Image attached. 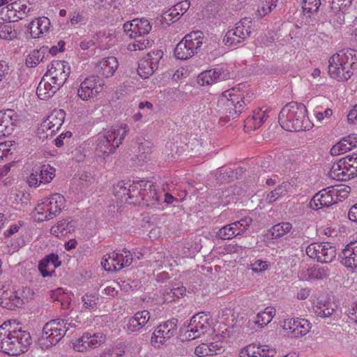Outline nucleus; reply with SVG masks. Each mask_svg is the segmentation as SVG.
Instances as JSON below:
<instances>
[{
  "instance_id": "9",
  "label": "nucleus",
  "mask_w": 357,
  "mask_h": 357,
  "mask_svg": "<svg viewBox=\"0 0 357 357\" xmlns=\"http://www.w3.org/2000/svg\"><path fill=\"white\" fill-rule=\"evenodd\" d=\"M251 23L250 19L248 17L243 18L236 23L234 29L226 33L224 38L225 45L234 47L241 45L252 32Z\"/></svg>"
},
{
  "instance_id": "56",
  "label": "nucleus",
  "mask_w": 357,
  "mask_h": 357,
  "mask_svg": "<svg viewBox=\"0 0 357 357\" xmlns=\"http://www.w3.org/2000/svg\"><path fill=\"white\" fill-rule=\"evenodd\" d=\"M17 36L16 31L8 24H0V38L12 40Z\"/></svg>"
},
{
  "instance_id": "54",
  "label": "nucleus",
  "mask_w": 357,
  "mask_h": 357,
  "mask_svg": "<svg viewBox=\"0 0 357 357\" xmlns=\"http://www.w3.org/2000/svg\"><path fill=\"white\" fill-rule=\"evenodd\" d=\"M151 44L152 41L148 39L140 38L139 39H136L134 43H130L128 45V50L129 51L143 50L149 47H151Z\"/></svg>"
},
{
  "instance_id": "28",
  "label": "nucleus",
  "mask_w": 357,
  "mask_h": 357,
  "mask_svg": "<svg viewBox=\"0 0 357 357\" xmlns=\"http://www.w3.org/2000/svg\"><path fill=\"white\" fill-rule=\"evenodd\" d=\"M119 66L117 59L114 56H109L102 59L96 66V72L98 76L109 77L112 76Z\"/></svg>"
},
{
  "instance_id": "17",
  "label": "nucleus",
  "mask_w": 357,
  "mask_h": 357,
  "mask_svg": "<svg viewBox=\"0 0 357 357\" xmlns=\"http://www.w3.org/2000/svg\"><path fill=\"white\" fill-rule=\"evenodd\" d=\"M55 176V169L50 165H43L33 169L28 178L31 187H38L41 183H49Z\"/></svg>"
},
{
  "instance_id": "62",
  "label": "nucleus",
  "mask_w": 357,
  "mask_h": 357,
  "mask_svg": "<svg viewBox=\"0 0 357 357\" xmlns=\"http://www.w3.org/2000/svg\"><path fill=\"white\" fill-rule=\"evenodd\" d=\"M23 225L24 222L21 220L18 221L17 223L11 225L10 227L3 233L5 238H8L14 234L18 233Z\"/></svg>"
},
{
  "instance_id": "18",
  "label": "nucleus",
  "mask_w": 357,
  "mask_h": 357,
  "mask_svg": "<svg viewBox=\"0 0 357 357\" xmlns=\"http://www.w3.org/2000/svg\"><path fill=\"white\" fill-rule=\"evenodd\" d=\"M6 285L1 284L0 287V303L3 307L13 310L15 307H20L24 304V298L22 293L14 289H6Z\"/></svg>"
},
{
  "instance_id": "2",
  "label": "nucleus",
  "mask_w": 357,
  "mask_h": 357,
  "mask_svg": "<svg viewBox=\"0 0 357 357\" xmlns=\"http://www.w3.org/2000/svg\"><path fill=\"white\" fill-rule=\"evenodd\" d=\"M280 126L288 131L299 132L310 130L312 123L307 116V109L302 103L290 102L285 105L278 114Z\"/></svg>"
},
{
  "instance_id": "27",
  "label": "nucleus",
  "mask_w": 357,
  "mask_h": 357,
  "mask_svg": "<svg viewBox=\"0 0 357 357\" xmlns=\"http://www.w3.org/2000/svg\"><path fill=\"white\" fill-rule=\"evenodd\" d=\"M59 89L57 84H52L50 78L44 75L38 84L36 94L40 99L47 100L52 97Z\"/></svg>"
},
{
  "instance_id": "55",
  "label": "nucleus",
  "mask_w": 357,
  "mask_h": 357,
  "mask_svg": "<svg viewBox=\"0 0 357 357\" xmlns=\"http://www.w3.org/2000/svg\"><path fill=\"white\" fill-rule=\"evenodd\" d=\"M163 52L160 50H153L152 52L148 53L146 56L144 57L152 65V66L157 70L158 68L159 62L160 59L162 58Z\"/></svg>"
},
{
  "instance_id": "61",
  "label": "nucleus",
  "mask_w": 357,
  "mask_h": 357,
  "mask_svg": "<svg viewBox=\"0 0 357 357\" xmlns=\"http://www.w3.org/2000/svg\"><path fill=\"white\" fill-rule=\"evenodd\" d=\"M112 252L105 255L102 261L101 265L102 268L107 271H118L116 264L115 262L112 263Z\"/></svg>"
},
{
  "instance_id": "1",
  "label": "nucleus",
  "mask_w": 357,
  "mask_h": 357,
  "mask_svg": "<svg viewBox=\"0 0 357 357\" xmlns=\"http://www.w3.org/2000/svg\"><path fill=\"white\" fill-rule=\"evenodd\" d=\"M15 325V321H8L0 326V351L10 356L26 351L31 344L30 334Z\"/></svg>"
},
{
  "instance_id": "4",
  "label": "nucleus",
  "mask_w": 357,
  "mask_h": 357,
  "mask_svg": "<svg viewBox=\"0 0 357 357\" xmlns=\"http://www.w3.org/2000/svg\"><path fill=\"white\" fill-rule=\"evenodd\" d=\"M328 73L331 78L338 82L348 80L353 75L356 65L351 50H340L328 60Z\"/></svg>"
},
{
  "instance_id": "20",
  "label": "nucleus",
  "mask_w": 357,
  "mask_h": 357,
  "mask_svg": "<svg viewBox=\"0 0 357 357\" xmlns=\"http://www.w3.org/2000/svg\"><path fill=\"white\" fill-rule=\"evenodd\" d=\"M152 26L149 20L146 18L135 19L131 22H127L123 25V29L127 35L130 38L142 37L148 34L151 30Z\"/></svg>"
},
{
  "instance_id": "36",
  "label": "nucleus",
  "mask_w": 357,
  "mask_h": 357,
  "mask_svg": "<svg viewBox=\"0 0 357 357\" xmlns=\"http://www.w3.org/2000/svg\"><path fill=\"white\" fill-rule=\"evenodd\" d=\"M336 305L331 301L318 302L315 306L314 311L317 314L321 317H328L335 311Z\"/></svg>"
},
{
  "instance_id": "12",
  "label": "nucleus",
  "mask_w": 357,
  "mask_h": 357,
  "mask_svg": "<svg viewBox=\"0 0 357 357\" xmlns=\"http://www.w3.org/2000/svg\"><path fill=\"white\" fill-rule=\"evenodd\" d=\"M232 73L225 65H219L215 68L201 73L197 77V83L201 86L210 85L215 82L229 79Z\"/></svg>"
},
{
  "instance_id": "50",
  "label": "nucleus",
  "mask_w": 357,
  "mask_h": 357,
  "mask_svg": "<svg viewBox=\"0 0 357 357\" xmlns=\"http://www.w3.org/2000/svg\"><path fill=\"white\" fill-rule=\"evenodd\" d=\"M351 149L347 139L344 137L331 148V153L335 155H340L351 150Z\"/></svg>"
},
{
  "instance_id": "48",
  "label": "nucleus",
  "mask_w": 357,
  "mask_h": 357,
  "mask_svg": "<svg viewBox=\"0 0 357 357\" xmlns=\"http://www.w3.org/2000/svg\"><path fill=\"white\" fill-rule=\"evenodd\" d=\"M237 234L231 223L220 228L216 232V237L223 240H229L238 236Z\"/></svg>"
},
{
  "instance_id": "38",
  "label": "nucleus",
  "mask_w": 357,
  "mask_h": 357,
  "mask_svg": "<svg viewBox=\"0 0 357 357\" xmlns=\"http://www.w3.org/2000/svg\"><path fill=\"white\" fill-rule=\"evenodd\" d=\"M311 328V324L307 319L297 318L291 335L296 337L304 336L309 333Z\"/></svg>"
},
{
  "instance_id": "14",
  "label": "nucleus",
  "mask_w": 357,
  "mask_h": 357,
  "mask_svg": "<svg viewBox=\"0 0 357 357\" xmlns=\"http://www.w3.org/2000/svg\"><path fill=\"white\" fill-rule=\"evenodd\" d=\"M178 319L172 318L160 324L153 333L151 342L154 347H159L174 337L177 332Z\"/></svg>"
},
{
  "instance_id": "23",
  "label": "nucleus",
  "mask_w": 357,
  "mask_h": 357,
  "mask_svg": "<svg viewBox=\"0 0 357 357\" xmlns=\"http://www.w3.org/2000/svg\"><path fill=\"white\" fill-rule=\"evenodd\" d=\"M61 262L56 254L51 253L39 261L38 270L43 278L51 277L55 269L61 266Z\"/></svg>"
},
{
  "instance_id": "11",
  "label": "nucleus",
  "mask_w": 357,
  "mask_h": 357,
  "mask_svg": "<svg viewBox=\"0 0 357 357\" xmlns=\"http://www.w3.org/2000/svg\"><path fill=\"white\" fill-rule=\"evenodd\" d=\"M306 254L321 263L331 262L336 257V249L330 243H313L306 248Z\"/></svg>"
},
{
  "instance_id": "59",
  "label": "nucleus",
  "mask_w": 357,
  "mask_h": 357,
  "mask_svg": "<svg viewBox=\"0 0 357 357\" xmlns=\"http://www.w3.org/2000/svg\"><path fill=\"white\" fill-rule=\"evenodd\" d=\"M105 36V33H102L101 31L97 33L96 34V37H93V39H85L82 40L79 43V47L83 50H89L91 47L95 45V44L99 41V40L101 38V37H103Z\"/></svg>"
},
{
  "instance_id": "40",
  "label": "nucleus",
  "mask_w": 357,
  "mask_h": 357,
  "mask_svg": "<svg viewBox=\"0 0 357 357\" xmlns=\"http://www.w3.org/2000/svg\"><path fill=\"white\" fill-rule=\"evenodd\" d=\"M75 223L73 221H69L68 220H62L59 221L56 225L53 226L51 231L53 234H61L63 236L66 235L68 233L74 231Z\"/></svg>"
},
{
  "instance_id": "31",
  "label": "nucleus",
  "mask_w": 357,
  "mask_h": 357,
  "mask_svg": "<svg viewBox=\"0 0 357 357\" xmlns=\"http://www.w3.org/2000/svg\"><path fill=\"white\" fill-rule=\"evenodd\" d=\"M18 115L13 109L0 111V122L3 123L8 135H11L17 125Z\"/></svg>"
},
{
  "instance_id": "30",
  "label": "nucleus",
  "mask_w": 357,
  "mask_h": 357,
  "mask_svg": "<svg viewBox=\"0 0 357 357\" xmlns=\"http://www.w3.org/2000/svg\"><path fill=\"white\" fill-rule=\"evenodd\" d=\"M50 26V20L46 17L36 18L31 22L29 28L30 33L33 38H38L44 33L49 31Z\"/></svg>"
},
{
  "instance_id": "10",
  "label": "nucleus",
  "mask_w": 357,
  "mask_h": 357,
  "mask_svg": "<svg viewBox=\"0 0 357 357\" xmlns=\"http://www.w3.org/2000/svg\"><path fill=\"white\" fill-rule=\"evenodd\" d=\"M25 0H17L3 7L0 11L2 20L8 22H17L31 15L33 8Z\"/></svg>"
},
{
  "instance_id": "13",
  "label": "nucleus",
  "mask_w": 357,
  "mask_h": 357,
  "mask_svg": "<svg viewBox=\"0 0 357 357\" xmlns=\"http://www.w3.org/2000/svg\"><path fill=\"white\" fill-rule=\"evenodd\" d=\"M70 74V67L65 61H54L48 67L46 77H49L52 84H57L60 88L66 83Z\"/></svg>"
},
{
  "instance_id": "64",
  "label": "nucleus",
  "mask_w": 357,
  "mask_h": 357,
  "mask_svg": "<svg viewBox=\"0 0 357 357\" xmlns=\"http://www.w3.org/2000/svg\"><path fill=\"white\" fill-rule=\"evenodd\" d=\"M95 179L90 173H84L79 177V185L84 188H89L94 183Z\"/></svg>"
},
{
  "instance_id": "3",
  "label": "nucleus",
  "mask_w": 357,
  "mask_h": 357,
  "mask_svg": "<svg viewBox=\"0 0 357 357\" xmlns=\"http://www.w3.org/2000/svg\"><path fill=\"white\" fill-rule=\"evenodd\" d=\"M126 124L105 130L100 133L96 142V152L98 156L105 158L115 153L129 132Z\"/></svg>"
},
{
  "instance_id": "43",
  "label": "nucleus",
  "mask_w": 357,
  "mask_h": 357,
  "mask_svg": "<svg viewBox=\"0 0 357 357\" xmlns=\"http://www.w3.org/2000/svg\"><path fill=\"white\" fill-rule=\"evenodd\" d=\"M185 293L186 288L184 286L174 287L172 289H170L169 291H166L164 297L165 302H172L176 298L183 297L185 295Z\"/></svg>"
},
{
  "instance_id": "34",
  "label": "nucleus",
  "mask_w": 357,
  "mask_h": 357,
  "mask_svg": "<svg viewBox=\"0 0 357 357\" xmlns=\"http://www.w3.org/2000/svg\"><path fill=\"white\" fill-rule=\"evenodd\" d=\"M142 181H133L131 183L130 181L128 187V192H127V199H135V201H130L129 202L130 204L132 203H139L142 200V197L144 193V184L142 185Z\"/></svg>"
},
{
  "instance_id": "41",
  "label": "nucleus",
  "mask_w": 357,
  "mask_h": 357,
  "mask_svg": "<svg viewBox=\"0 0 357 357\" xmlns=\"http://www.w3.org/2000/svg\"><path fill=\"white\" fill-rule=\"evenodd\" d=\"M99 300V295L96 293H86L82 298L83 307L90 310L97 309Z\"/></svg>"
},
{
  "instance_id": "25",
  "label": "nucleus",
  "mask_w": 357,
  "mask_h": 357,
  "mask_svg": "<svg viewBox=\"0 0 357 357\" xmlns=\"http://www.w3.org/2000/svg\"><path fill=\"white\" fill-rule=\"evenodd\" d=\"M65 116L66 113L64 110L55 109L43 122L41 126L43 130H50L52 132H55L62 126Z\"/></svg>"
},
{
  "instance_id": "37",
  "label": "nucleus",
  "mask_w": 357,
  "mask_h": 357,
  "mask_svg": "<svg viewBox=\"0 0 357 357\" xmlns=\"http://www.w3.org/2000/svg\"><path fill=\"white\" fill-rule=\"evenodd\" d=\"M275 315V310L273 307H267L264 311L259 312L257 314L255 324L261 327H264L269 324Z\"/></svg>"
},
{
  "instance_id": "8",
  "label": "nucleus",
  "mask_w": 357,
  "mask_h": 357,
  "mask_svg": "<svg viewBox=\"0 0 357 357\" xmlns=\"http://www.w3.org/2000/svg\"><path fill=\"white\" fill-rule=\"evenodd\" d=\"M329 176L337 181H348L357 176V152L347 155L333 163Z\"/></svg>"
},
{
  "instance_id": "39",
  "label": "nucleus",
  "mask_w": 357,
  "mask_h": 357,
  "mask_svg": "<svg viewBox=\"0 0 357 357\" xmlns=\"http://www.w3.org/2000/svg\"><path fill=\"white\" fill-rule=\"evenodd\" d=\"M291 229L292 225L290 222H282L273 226L269 231L273 238H279L290 232Z\"/></svg>"
},
{
  "instance_id": "42",
  "label": "nucleus",
  "mask_w": 357,
  "mask_h": 357,
  "mask_svg": "<svg viewBox=\"0 0 357 357\" xmlns=\"http://www.w3.org/2000/svg\"><path fill=\"white\" fill-rule=\"evenodd\" d=\"M49 211L50 209L48 204L47 203L46 200H45L43 202L38 204L35 208V218L38 222H43L45 220H52L51 218H49Z\"/></svg>"
},
{
  "instance_id": "32",
  "label": "nucleus",
  "mask_w": 357,
  "mask_h": 357,
  "mask_svg": "<svg viewBox=\"0 0 357 357\" xmlns=\"http://www.w3.org/2000/svg\"><path fill=\"white\" fill-rule=\"evenodd\" d=\"M49 206V218L53 219L59 215L65 206V198L60 194H54L45 199Z\"/></svg>"
},
{
  "instance_id": "46",
  "label": "nucleus",
  "mask_w": 357,
  "mask_h": 357,
  "mask_svg": "<svg viewBox=\"0 0 357 357\" xmlns=\"http://www.w3.org/2000/svg\"><path fill=\"white\" fill-rule=\"evenodd\" d=\"M156 70L151 65L148 60L143 59L140 61L137 69L138 75L146 79L151 75Z\"/></svg>"
},
{
  "instance_id": "15",
  "label": "nucleus",
  "mask_w": 357,
  "mask_h": 357,
  "mask_svg": "<svg viewBox=\"0 0 357 357\" xmlns=\"http://www.w3.org/2000/svg\"><path fill=\"white\" fill-rule=\"evenodd\" d=\"M103 85L99 76H89L86 77L80 84L77 90V96L82 100H88L96 97L102 90Z\"/></svg>"
},
{
  "instance_id": "29",
  "label": "nucleus",
  "mask_w": 357,
  "mask_h": 357,
  "mask_svg": "<svg viewBox=\"0 0 357 357\" xmlns=\"http://www.w3.org/2000/svg\"><path fill=\"white\" fill-rule=\"evenodd\" d=\"M342 264L347 268H357V241L347 244L342 250Z\"/></svg>"
},
{
  "instance_id": "22",
  "label": "nucleus",
  "mask_w": 357,
  "mask_h": 357,
  "mask_svg": "<svg viewBox=\"0 0 357 357\" xmlns=\"http://www.w3.org/2000/svg\"><path fill=\"white\" fill-rule=\"evenodd\" d=\"M128 330L132 333L141 332L151 326V314L148 310L137 312L128 320Z\"/></svg>"
},
{
  "instance_id": "5",
  "label": "nucleus",
  "mask_w": 357,
  "mask_h": 357,
  "mask_svg": "<svg viewBox=\"0 0 357 357\" xmlns=\"http://www.w3.org/2000/svg\"><path fill=\"white\" fill-rule=\"evenodd\" d=\"M246 105L243 94L236 89L224 91L218 101L219 113L229 120L236 119Z\"/></svg>"
},
{
  "instance_id": "44",
  "label": "nucleus",
  "mask_w": 357,
  "mask_h": 357,
  "mask_svg": "<svg viewBox=\"0 0 357 357\" xmlns=\"http://www.w3.org/2000/svg\"><path fill=\"white\" fill-rule=\"evenodd\" d=\"M287 187L288 184L285 183L278 185L274 190H272L266 195L265 201L269 204L275 202L280 197L286 194L287 192Z\"/></svg>"
},
{
  "instance_id": "24",
  "label": "nucleus",
  "mask_w": 357,
  "mask_h": 357,
  "mask_svg": "<svg viewBox=\"0 0 357 357\" xmlns=\"http://www.w3.org/2000/svg\"><path fill=\"white\" fill-rule=\"evenodd\" d=\"M270 111L265 107L253 111V114L244 121L245 129L247 132L256 130L261 126L268 117Z\"/></svg>"
},
{
  "instance_id": "60",
  "label": "nucleus",
  "mask_w": 357,
  "mask_h": 357,
  "mask_svg": "<svg viewBox=\"0 0 357 357\" xmlns=\"http://www.w3.org/2000/svg\"><path fill=\"white\" fill-rule=\"evenodd\" d=\"M124 354V350L120 348H106L100 354V357H122Z\"/></svg>"
},
{
  "instance_id": "45",
  "label": "nucleus",
  "mask_w": 357,
  "mask_h": 357,
  "mask_svg": "<svg viewBox=\"0 0 357 357\" xmlns=\"http://www.w3.org/2000/svg\"><path fill=\"white\" fill-rule=\"evenodd\" d=\"M91 333H84L79 337L77 341L73 344V348L75 350L79 352H83L88 349L91 348L90 344Z\"/></svg>"
},
{
  "instance_id": "7",
  "label": "nucleus",
  "mask_w": 357,
  "mask_h": 357,
  "mask_svg": "<svg viewBox=\"0 0 357 357\" xmlns=\"http://www.w3.org/2000/svg\"><path fill=\"white\" fill-rule=\"evenodd\" d=\"M204 33L201 31H192L177 44L174 56L181 60L191 58L200 50L203 45Z\"/></svg>"
},
{
  "instance_id": "19",
  "label": "nucleus",
  "mask_w": 357,
  "mask_h": 357,
  "mask_svg": "<svg viewBox=\"0 0 357 357\" xmlns=\"http://www.w3.org/2000/svg\"><path fill=\"white\" fill-rule=\"evenodd\" d=\"M334 187L324 188L315 194L309 203L312 210H318L323 207H328L336 202Z\"/></svg>"
},
{
  "instance_id": "6",
  "label": "nucleus",
  "mask_w": 357,
  "mask_h": 357,
  "mask_svg": "<svg viewBox=\"0 0 357 357\" xmlns=\"http://www.w3.org/2000/svg\"><path fill=\"white\" fill-rule=\"evenodd\" d=\"M67 321L62 319H52L45 324L43 328L39 344L42 349H48L56 344L69 329L66 327Z\"/></svg>"
},
{
  "instance_id": "51",
  "label": "nucleus",
  "mask_w": 357,
  "mask_h": 357,
  "mask_svg": "<svg viewBox=\"0 0 357 357\" xmlns=\"http://www.w3.org/2000/svg\"><path fill=\"white\" fill-rule=\"evenodd\" d=\"M252 222V219L250 217H245L238 221L232 223L234 228H235L237 235H242L250 226Z\"/></svg>"
},
{
  "instance_id": "47",
  "label": "nucleus",
  "mask_w": 357,
  "mask_h": 357,
  "mask_svg": "<svg viewBox=\"0 0 357 357\" xmlns=\"http://www.w3.org/2000/svg\"><path fill=\"white\" fill-rule=\"evenodd\" d=\"M181 15H182L181 13L178 12V10H176V8L174 6L172 8L162 13L161 15V22L162 23L169 24L170 23L176 22Z\"/></svg>"
},
{
  "instance_id": "16",
  "label": "nucleus",
  "mask_w": 357,
  "mask_h": 357,
  "mask_svg": "<svg viewBox=\"0 0 357 357\" xmlns=\"http://www.w3.org/2000/svg\"><path fill=\"white\" fill-rule=\"evenodd\" d=\"M209 316L204 312L194 315L188 326L186 334L189 340H194L204 335L210 328Z\"/></svg>"
},
{
  "instance_id": "53",
  "label": "nucleus",
  "mask_w": 357,
  "mask_h": 357,
  "mask_svg": "<svg viewBox=\"0 0 357 357\" xmlns=\"http://www.w3.org/2000/svg\"><path fill=\"white\" fill-rule=\"evenodd\" d=\"M328 275V269L316 266L308 270V278L321 280Z\"/></svg>"
},
{
  "instance_id": "52",
  "label": "nucleus",
  "mask_w": 357,
  "mask_h": 357,
  "mask_svg": "<svg viewBox=\"0 0 357 357\" xmlns=\"http://www.w3.org/2000/svg\"><path fill=\"white\" fill-rule=\"evenodd\" d=\"M278 0H263L259 7L258 15L261 17L276 7Z\"/></svg>"
},
{
  "instance_id": "35",
  "label": "nucleus",
  "mask_w": 357,
  "mask_h": 357,
  "mask_svg": "<svg viewBox=\"0 0 357 357\" xmlns=\"http://www.w3.org/2000/svg\"><path fill=\"white\" fill-rule=\"evenodd\" d=\"M48 47L43 46L38 50L32 51L26 59V65L29 68L36 67L40 62H43L45 54L47 53Z\"/></svg>"
},
{
  "instance_id": "33",
  "label": "nucleus",
  "mask_w": 357,
  "mask_h": 357,
  "mask_svg": "<svg viewBox=\"0 0 357 357\" xmlns=\"http://www.w3.org/2000/svg\"><path fill=\"white\" fill-rule=\"evenodd\" d=\"M132 253L126 249H123L119 252H112V263H116V267H117L118 271L129 266L132 264Z\"/></svg>"
},
{
  "instance_id": "49",
  "label": "nucleus",
  "mask_w": 357,
  "mask_h": 357,
  "mask_svg": "<svg viewBox=\"0 0 357 357\" xmlns=\"http://www.w3.org/2000/svg\"><path fill=\"white\" fill-rule=\"evenodd\" d=\"M129 182L121 181L114 185L113 192L114 195L119 199H125L127 202V192Z\"/></svg>"
},
{
  "instance_id": "63",
  "label": "nucleus",
  "mask_w": 357,
  "mask_h": 357,
  "mask_svg": "<svg viewBox=\"0 0 357 357\" xmlns=\"http://www.w3.org/2000/svg\"><path fill=\"white\" fill-rule=\"evenodd\" d=\"M105 340V337L102 333L91 334L90 344L91 348H96L103 343Z\"/></svg>"
},
{
  "instance_id": "21",
  "label": "nucleus",
  "mask_w": 357,
  "mask_h": 357,
  "mask_svg": "<svg viewBox=\"0 0 357 357\" xmlns=\"http://www.w3.org/2000/svg\"><path fill=\"white\" fill-rule=\"evenodd\" d=\"M143 184L144 193L141 201L147 207L157 208L161 202L162 191H159L157 186L150 181H142Z\"/></svg>"
},
{
  "instance_id": "26",
  "label": "nucleus",
  "mask_w": 357,
  "mask_h": 357,
  "mask_svg": "<svg viewBox=\"0 0 357 357\" xmlns=\"http://www.w3.org/2000/svg\"><path fill=\"white\" fill-rule=\"evenodd\" d=\"M274 354L275 351L270 349L268 346L251 344L240 351V357H271Z\"/></svg>"
},
{
  "instance_id": "58",
  "label": "nucleus",
  "mask_w": 357,
  "mask_h": 357,
  "mask_svg": "<svg viewBox=\"0 0 357 357\" xmlns=\"http://www.w3.org/2000/svg\"><path fill=\"white\" fill-rule=\"evenodd\" d=\"M321 5V0H303V8L307 13L317 12Z\"/></svg>"
},
{
  "instance_id": "57",
  "label": "nucleus",
  "mask_w": 357,
  "mask_h": 357,
  "mask_svg": "<svg viewBox=\"0 0 357 357\" xmlns=\"http://www.w3.org/2000/svg\"><path fill=\"white\" fill-rule=\"evenodd\" d=\"M353 0H333L331 9L333 12L346 10L351 5Z\"/></svg>"
}]
</instances>
